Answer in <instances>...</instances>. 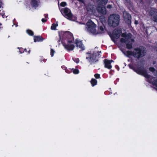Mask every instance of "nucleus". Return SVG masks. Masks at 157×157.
<instances>
[{
  "label": "nucleus",
  "instance_id": "nucleus-40",
  "mask_svg": "<svg viewBox=\"0 0 157 157\" xmlns=\"http://www.w3.org/2000/svg\"><path fill=\"white\" fill-rule=\"evenodd\" d=\"M2 24L0 23V29H1L3 28V27L2 26Z\"/></svg>",
  "mask_w": 157,
  "mask_h": 157
},
{
  "label": "nucleus",
  "instance_id": "nucleus-1",
  "mask_svg": "<svg viewBox=\"0 0 157 157\" xmlns=\"http://www.w3.org/2000/svg\"><path fill=\"white\" fill-rule=\"evenodd\" d=\"M101 51L93 52V53L86 52V54L89 55V56L86 57V59L87 60L90 64H94L98 62V59L101 56Z\"/></svg>",
  "mask_w": 157,
  "mask_h": 157
},
{
  "label": "nucleus",
  "instance_id": "nucleus-4",
  "mask_svg": "<svg viewBox=\"0 0 157 157\" xmlns=\"http://www.w3.org/2000/svg\"><path fill=\"white\" fill-rule=\"evenodd\" d=\"M86 29L89 33H95L96 32V25L91 20H89L86 24Z\"/></svg>",
  "mask_w": 157,
  "mask_h": 157
},
{
  "label": "nucleus",
  "instance_id": "nucleus-44",
  "mask_svg": "<svg viewBox=\"0 0 157 157\" xmlns=\"http://www.w3.org/2000/svg\"><path fill=\"white\" fill-rule=\"evenodd\" d=\"M46 59H44L43 60V61L44 62H46Z\"/></svg>",
  "mask_w": 157,
  "mask_h": 157
},
{
  "label": "nucleus",
  "instance_id": "nucleus-47",
  "mask_svg": "<svg viewBox=\"0 0 157 157\" xmlns=\"http://www.w3.org/2000/svg\"><path fill=\"white\" fill-rule=\"evenodd\" d=\"M155 2H157V0H155Z\"/></svg>",
  "mask_w": 157,
  "mask_h": 157
},
{
  "label": "nucleus",
  "instance_id": "nucleus-9",
  "mask_svg": "<svg viewBox=\"0 0 157 157\" xmlns=\"http://www.w3.org/2000/svg\"><path fill=\"white\" fill-rule=\"evenodd\" d=\"M145 70L146 71L147 74L149 75L147 78L144 77L146 78L147 79V82L152 84L153 85L157 87V79H154L155 78L154 77L148 74L147 70L146 67L145 68Z\"/></svg>",
  "mask_w": 157,
  "mask_h": 157
},
{
  "label": "nucleus",
  "instance_id": "nucleus-36",
  "mask_svg": "<svg viewBox=\"0 0 157 157\" xmlns=\"http://www.w3.org/2000/svg\"><path fill=\"white\" fill-rule=\"evenodd\" d=\"M112 6L111 5L109 4L107 6V8L108 9H110L112 8Z\"/></svg>",
  "mask_w": 157,
  "mask_h": 157
},
{
  "label": "nucleus",
  "instance_id": "nucleus-41",
  "mask_svg": "<svg viewBox=\"0 0 157 157\" xmlns=\"http://www.w3.org/2000/svg\"><path fill=\"white\" fill-rule=\"evenodd\" d=\"M156 74H155V73H154V75L155 76H157V70H156Z\"/></svg>",
  "mask_w": 157,
  "mask_h": 157
},
{
  "label": "nucleus",
  "instance_id": "nucleus-20",
  "mask_svg": "<svg viewBox=\"0 0 157 157\" xmlns=\"http://www.w3.org/2000/svg\"><path fill=\"white\" fill-rule=\"evenodd\" d=\"M97 81L95 79L92 78L90 81L92 86H94L97 84Z\"/></svg>",
  "mask_w": 157,
  "mask_h": 157
},
{
  "label": "nucleus",
  "instance_id": "nucleus-28",
  "mask_svg": "<svg viewBox=\"0 0 157 157\" xmlns=\"http://www.w3.org/2000/svg\"><path fill=\"white\" fill-rule=\"evenodd\" d=\"M149 70L150 71L152 72L153 73V74H154V73H155V71H156L154 67H150L149 68Z\"/></svg>",
  "mask_w": 157,
  "mask_h": 157
},
{
  "label": "nucleus",
  "instance_id": "nucleus-7",
  "mask_svg": "<svg viewBox=\"0 0 157 157\" xmlns=\"http://www.w3.org/2000/svg\"><path fill=\"white\" fill-rule=\"evenodd\" d=\"M122 33L121 30L118 28L114 29L112 32V34L110 35L111 39L114 40L116 39H118Z\"/></svg>",
  "mask_w": 157,
  "mask_h": 157
},
{
  "label": "nucleus",
  "instance_id": "nucleus-31",
  "mask_svg": "<svg viewBox=\"0 0 157 157\" xmlns=\"http://www.w3.org/2000/svg\"><path fill=\"white\" fill-rule=\"evenodd\" d=\"M67 5V3L65 2H62L60 3V6L62 7H65Z\"/></svg>",
  "mask_w": 157,
  "mask_h": 157
},
{
  "label": "nucleus",
  "instance_id": "nucleus-35",
  "mask_svg": "<svg viewBox=\"0 0 157 157\" xmlns=\"http://www.w3.org/2000/svg\"><path fill=\"white\" fill-rule=\"evenodd\" d=\"M71 70H66L65 71L66 73H70L71 72Z\"/></svg>",
  "mask_w": 157,
  "mask_h": 157
},
{
  "label": "nucleus",
  "instance_id": "nucleus-3",
  "mask_svg": "<svg viewBox=\"0 0 157 157\" xmlns=\"http://www.w3.org/2000/svg\"><path fill=\"white\" fill-rule=\"evenodd\" d=\"M128 66L130 69L133 70L138 75L146 77H148L149 75L147 74L146 71L145 70V67L144 66H138L136 68H135L132 64H129Z\"/></svg>",
  "mask_w": 157,
  "mask_h": 157
},
{
  "label": "nucleus",
  "instance_id": "nucleus-24",
  "mask_svg": "<svg viewBox=\"0 0 157 157\" xmlns=\"http://www.w3.org/2000/svg\"><path fill=\"white\" fill-rule=\"evenodd\" d=\"M127 43L126 44V48L128 49H131L132 48V43Z\"/></svg>",
  "mask_w": 157,
  "mask_h": 157
},
{
  "label": "nucleus",
  "instance_id": "nucleus-12",
  "mask_svg": "<svg viewBox=\"0 0 157 157\" xmlns=\"http://www.w3.org/2000/svg\"><path fill=\"white\" fill-rule=\"evenodd\" d=\"M97 10L98 13L105 14L106 13V10L105 6H100L98 7Z\"/></svg>",
  "mask_w": 157,
  "mask_h": 157
},
{
  "label": "nucleus",
  "instance_id": "nucleus-16",
  "mask_svg": "<svg viewBox=\"0 0 157 157\" xmlns=\"http://www.w3.org/2000/svg\"><path fill=\"white\" fill-rule=\"evenodd\" d=\"M104 67L108 69H110L112 67V66L110 64L109 60L107 59H105L104 60Z\"/></svg>",
  "mask_w": 157,
  "mask_h": 157
},
{
  "label": "nucleus",
  "instance_id": "nucleus-5",
  "mask_svg": "<svg viewBox=\"0 0 157 157\" xmlns=\"http://www.w3.org/2000/svg\"><path fill=\"white\" fill-rule=\"evenodd\" d=\"M144 50H142L140 48H135L134 49L133 57L139 59L143 57L145 55Z\"/></svg>",
  "mask_w": 157,
  "mask_h": 157
},
{
  "label": "nucleus",
  "instance_id": "nucleus-19",
  "mask_svg": "<svg viewBox=\"0 0 157 157\" xmlns=\"http://www.w3.org/2000/svg\"><path fill=\"white\" fill-rule=\"evenodd\" d=\"M31 4L33 7L35 8L37 7L38 6V2L36 0H32Z\"/></svg>",
  "mask_w": 157,
  "mask_h": 157
},
{
  "label": "nucleus",
  "instance_id": "nucleus-33",
  "mask_svg": "<svg viewBox=\"0 0 157 157\" xmlns=\"http://www.w3.org/2000/svg\"><path fill=\"white\" fill-rule=\"evenodd\" d=\"M73 60L77 63H78L79 62V59L78 58H73Z\"/></svg>",
  "mask_w": 157,
  "mask_h": 157
},
{
  "label": "nucleus",
  "instance_id": "nucleus-49",
  "mask_svg": "<svg viewBox=\"0 0 157 157\" xmlns=\"http://www.w3.org/2000/svg\"><path fill=\"white\" fill-rule=\"evenodd\" d=\"M112 71H114L112 70Z\"/></svg>",
  "mask_w": 157,
  "mask_h": 157
},
{
  "label": "nucleus",
  "instance_id": "nucleus-17",
  "mask_svg": "<svg viewBox=\"0 0 157 157\" xmlns=\"http://www.w3.org/2000/svg\"><path fill=\"white\" fill-rule=\"evenodd\" d=\"M33 39L35 42H41L43 41L44 39L42 36H34Z\"/></svg>",
  "mask_w": 157,
  "mask_h": 157
},
{
  "label": "nucleus",
  "instance_id": "nucleus-48",
  "mask_svg": "<svg viewBox=\"0 0 157 157\" xmlns=\"http://www.w3.org/2000/svg\"><path fill=\"white\" fill-rule=\"evenodd\" d=\"M142 0H140V2H142Z\"/></svg>",
  "mask_w": 157,
  "mask_h": 157
},
{
  "label": "nucleus",
  "instance_id": "nucleus-11",
  "mask_svg": "<svg viewBox=\"0 0 157 157\" xmlns=\"http://www.w3.org/2000/svg\"><path fill=\"white\" fill-rule=\"evenodd\" d=\"M86 9L88 13H93L95 11L94 6L90 3H88L86 6Z\"/></svg>",
  "mask_w": 157,
  "mask_h": 157
},
{
  "label": "nucleus",
  "instance_id": "nucleus-29",
  "mask_svg": "<svg viewBox=\"0 0 157 157\" xmlns=\"http://www.w3.org/2000/svg\"><path fill=\"white\" fill-rule=\"evenodd\" d=\"M55 53V51L53 49L51 48V49L50 55L52 57L53 56Z\"/></svg>",
  "mask_w": 157,
  "mask_h": 157
},
{
  "label": "nucleus",
  "instance_id": "nucleus-43",
  "mask_svg": "<svg viewBox=\"0 0 157 157\" xmlns=\"http://www.w3.org/2000/svg\"><path fill=\"white\" fill-rule=\"evenodd\" d=\"M109 61L110 62V64H111V63L112 62H114L113 61V60H112V59H111L110 60H109Z\"/></svg>",
  "mask_w": 157,
  "mask_h": 157
},
{
  "label": "nucleus",
  "instance_id": "nucleus-2",
  "mask_svg": "<svg viewBox=\"0 0 157 157\" xmlns=\"http://www.w3.org/2000/svg\"><path fill=\"white\" fill-rule=\"evenodd\" d=\"M120 21V17L119 15L113 14L110 15L108 17V24L110 27H115L119 25Z\"/></svg>",
  "mask_w": 157,
  "mask_h": 157
},
{
  "label": "nucleus",
  "instance_id": "nucleus-22",
  "mask_svg": "<svg viewBox=\"0 0 157 157\" xmlns=\"http://www.w3.org/2000/svg\"><path fill=\"white\" fill-rule=\"evenodd\" d=\"M127 56L128 57H129V56H133L134 55V51L132 52L131 51H126Z\"/></svg>",
  "mask_w": 157,
  "mask_h": 157
},
{
  "label": "nucleus",
  "instance_id": "nucleus-8",
  "mask_svg": "<svg viewBox=\"0 0 157 157\" xmlns=\"http://www.w3.org/2000/svg\"><path fill=\"white\" fill-rule=\"evenodd\" d=\"M123 17L125 23L128 26L131 25L132 17L130 14L127 11L124 10L123 12Z\"/></svg>",
  "mask_w": 157,
  "mask_h": 157
},
{
  "label": "nucleus",
  "instance_id": "nucleus-27",
  "mask_svg": "<svg viewBox=\"0 0 157 157\" xmlns=\"http://www.w3.org/2000/svg\"><path fill=\"white\" fill-rule=\"evenodd\" d=\"M71 72H73V73L75 74H78L79 72V70L76 69H72L71 70Z\"/></svg>",
  "mask_w": 157,
  "mask_h": 157
},
{
  "label": "nucleus",
  "instance_id": "nucleus-14",
  "mask_svg": "<svg viewBox=\"0 0 157 157\" xmlns=\"http://www.w3.org/2000/svg\"><path fill=\"white\" fill-rule=\"evenodd\" d=\"M69 9L67 8H65L63 10V13L68 18L71 20H72L73 18V15L71 12H69Z\"/></svg>",
  "mask_w": 157,
  "mask_h": 157
},
{
  "label": "nucleus",
  "instance_id": "nucleus-6",
  "mask_svg": "<svg viewBox=\"0 0 157 157\" xmlns=\"http://www.w3.org/2000/svg\"><path fill=\"white\" fill-rule=\"evenodd\" d=\"M63 37L67 39V41L68 44H71L74 40L73 34L71 32L67 31L63 33Z\"/></svg>",
  "mask_w": 157,
  "mask_h": 157
},
{
  "label": "nucleus",
  "instance_id": "nucleus-32",
  "mask_svg": "<svg viewBox=\"0 0 157 157\" xmlns=\"http://www.w3.org/2000/svg\"><path fill=\"white\" fill-rule=\"evenodd\" d=\"M2 0H0V11L2 10L3 7H2Z\"/></svg>",
  "mask_w": 157,
  "mask_h": 157
},
{
  "label": "nucleus",
  "instance_id": "nucleus-39",
  "mask_svg": "<svg viewBox=\"0 0 157 157\" xmlns=\"http://www.w3.org/2000/svg\"><path fill=\"white\" fill-rule=\"evenodd\" d=\"M112 70H111L109 72V74H110V75H113V74L112 73Z\"/></svg>",
  "mask_w": 157,
  "mask_h": 157
},
{
  "label": "nucleus",
  "instance_id": "nucleus-21",
  "mask_svg": "<svg viewBox=\"0 0 157 157\" xmlns=\"http://www.w3.org/2000/svg\"><path fill=\"white\" fill-rule=\"evenodd\" d=\"M27 33L29 36H32L34 35L33 32L31 30L29 29H27L26 30Z\"/></svg>",
  "mask_w": 157,
  "mask_h": 157
},
{
  "label": "nucleus",
  "instance_id": "nucleus-13",
  "mask_svg": "<svg viewBox=\"0 0 157 157\" xmlns=\"http://www.w3.org/2000/svg\"><path fill=\"white\" fill-rule=\"evenodd\" d=\"M63 45L64 48L68 51L73 50L75 48L74 45L73 44H69L63 43Z\"/></svg>",
  "mask_w": 157,
  "mask_h": 157
},
{
  "label": "nucleus",
  "instance_id": "nucleus-46",
  "mask_svg": "<svg viewBox=\"0 0 157 157\" xmlns=\"http://www.w3.org/2000/svg\"><path fill=\"white\" fill-rule=\"evenodd\" d=\"M154 21L155 22H157V20L156 21Z\"/></svg>",
  "mask_w": 157,
  "mask_h": 157
},
{
  "label": "nucleus",
  "instance_id": "nucleus-38",
  "mask_svg": "<svg viewBox=\"0 0 157 157\" xmlns=\"http://www.w3.org/2000/svg\"><path fill=\"white\" fill-rule=\"evenodd\" d=\"M135 24L136 25H137V24H138V21H137L135 20Z\"/></svg>",
  "mask_w": 157,
  "mask_h": 157
},
{
  "label": "nucleus",
  "instance_id": "nucleus-45",
  "mask_svg": "<svg viewBox=\"0 0 157 157\" xmlns=\"http://www.w3.org/2000/svg\"><path fill=\"white\" fill-rule=\"evenodd\" d=\"M125 35V34H124V33H123L122 34V36L123 37H124V35Z\"/></svg>",
  "mask_w": 157,
  "mask_h": 157
},
{
  "label": "nucleus",
  "instance_id": "nucleus-34",
  "mask_svg": "<svg viewBox=\"0 0 157 157\" xmlns=\"http://www.w3.org/2000/svg\"><path fill=\"white\" fill-rule=\"evenodd\" d=\"M99 29L101 31H104V28L102 26H100L99 27Z\"/></svg>",
  "mask_w": 157,
  "mask_h": 157
},
{
  "label": "nucleus",
  "instance_id": "nucleus-26",
  "mask_svg": "<svg viewBox=\"0 0 157 157\" xmlns=\"http://www.w3.org/2000/svg\"><path fill=\"white\" fill-rule=\"evenodd\" d=\"M18 48L19 49V52L21 54L24 53L25 51V52H27V49L26 48L24 49L22 48Z\"/></svg>",
  "mask_w": 157,
  "mask_h": 157
},
{
  "label": "nucleus",
  "instance_id": "nucleus-18",
  "mask_svg": "<svg viewBox=\"0 0 157 157\" xmlns=\"http://www.w3.org/2000/svg\"><path fill=\"white\" fill-rule=\"evenodd\" d=\"M108 0H97V2L99 6H105L107 3Z\"/></svg>",
  "mask_w": 157,
  "mask_h": 157
},
{
  "label": "nucleus",
  "instance_id": "nucleus-23",
  "mask_svg": "<svg viewBox=\"0 0 157 157\" xmlns=\"http://www.w3.org/2000/svg\"><path fill=\"white\" fill-rule=\"evenodd\" d=\"M121 42L122 43L126 44L127 43H129L130 41L128 39H124L123 38H121L120 40Z\"/></svg>",
  "mask_w": 157,
  "mask_h": 157
},
{
  "label": "nucleus",
  "instance_id": "nucleus-25",
  "mask_svg": "<svg viewBox=\"0 0 157 157\" xmlns=\"http://www.w3.org/2000/svg\"><path fill=\"white\" fill-rule=\"evenodd\" d=\"M58 25L57 24L53 23L51 27V29L52 30H55L57 26Z\"/></svg>",
  "mask_w": 157,
  "mask_h": 157
},
{
  "label": "nucleus",
  "instance_id": "nucleus-37",
  "mask_svg": "<svg viewBox=\"0 0 157 157\" xmlns=\"http://www.w3.org/2000/svg\"><path fill=\"white\" fill-rule=\"evenodd\" d=\"M47 21V19H44V18H42L41 19V21L43 22H44V23L46 22V21Z\"/></svg>",
  "mask_w": 157,
  "mask_h": 157
},
{
  "label": "nucleus",
  "instance_id": "nucleus-42",
  "mask_svg": "<svg viewBox=\"0 0 157 157\" xmlns=\"http://www.w3.org/2000/svg\"><path fill=\"white\" fill-rule=\"evenodd\" d=\"M27 52H28V54H29L30 53V50L29 49L28 51L27 50Z\"/></svg>",
  "mask_w": 157,
  "mask_h": 157
},
{
  "label": "nucleus",
  "instance_id": "nucleus-15",
  "mask_svg": "<svg viewBox=\"0 0 157 157\" xmlns=\"http://www.w3.org/2000/svg\"><path fill=\"white\" fill-rule=\"evenodd\" d=\"M75 43L76 44L77 47H78L80 48L82 50H84V46L82 44V41H79L78 39H76L75 40Z\"/></svg>",
  "mask_w": 157,
  "mask_h": 157
},
{
  "label": "nucleus",
  "instance_id": "nucleus-10",
  "mask_svg": "<svg viewBox=\"0 0 157 157\" xmlns=\"http://www.w3.org/2000/svg\"><path fill=\"white\" fill-rule=\"evenodd\" d=\"M150 15L152 17V20L156 21L157 19V10L156 9H151L149 11Z\"/></svg>",
  "mask_w": 157,
  "mask_h": 157
},
{
  "label": "nucleus",
  "instance_id": "nucleus-30",
  "mask_svg": "<svg viewBox=\"0 0 157 157\" xmlns=\"http://www.w3.org/2000/svg\"><path fill=\"white\" fill-rule=\"evenodd\" d=\"M94 76L96 79H98L100 78V75L99 74H95L94 75Z\"/></svg>",
  "mask_w": 157,
  "mask_h": 157
}]
</instances>
